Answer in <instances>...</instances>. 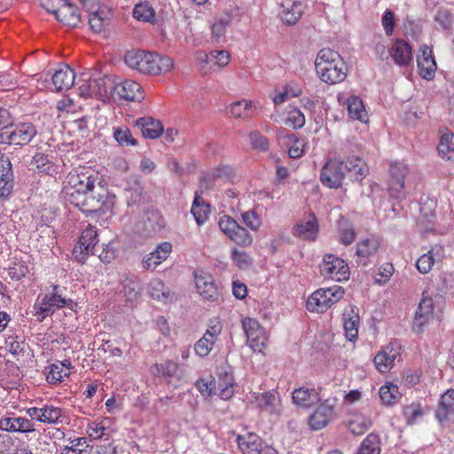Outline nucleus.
I'll list each match as a JSON object with an SVG mask.
<instances>
[{
    "label": "nucleus",
    "instance_id": "1",
    "mask_svg": "<svg viewBox=\"0 0 454 454\" xmlns=\"http://www.w3.org/2000/svg\"><path fill=\"white\" fill-rule=\"evenodd\" d=\"M101 182L99 174L90 168H82L71 171L63 182L62 192L66 202L78 204L79 199L87 193H94Z\"/></svg>",
    "mask_w": 454,
    "mask_h": 454
},
{
    "label": "nucleus",
    "instance_id": "2",
    "mask_svg": "<svg viewBox=\"0 0 454 454\" xmlns=\"http://www.w3.org/2000/svg\"><path fill=\"white\" fill-rule=\"evenodd\" d=\"M315 67L321 81L329 84L340 82L347 76V67L340 54L329 48L319 51Z\"/></svg>",
    "mask_w": 454,
    "mask_h": 454
},
{
    "label": "nucleus",
    "instance_id": "3",
    "mask_svg": "<svg viewBox=\"0 0 454 454\" xmlns=\"http://www.w3.org/2000/svg\"><path fill=\"white\" fill-rule=\"evenodd\" d=\"M115 204V195L111 194L101 185H97L94 193L90 192L79 199L78 204H73L86 215L96 214L98 215L112 213Z\"/></svg>",
    "mask_w": 454,
    "mask_h": 454
},
{
    "label": "nucleus",
    "instance_id": "4",
    "mask_svg": "<svg viewBox=\"0 0 454 454\" xmlns=\"http://www.w3.org/2000/svg\"><path fill=\"white\" fill-rule=\"evenodd\" d=\"M75 305L71 299H67L59 293V286H52L50 294H39L33 306V314L38 322H43L56 310L67 307L73 309Z\"/></svg>",
    "mask_w": 454,
    "mask_h": 454
},
{
    "label": "nucleus",
    "instance_id": "5",
    "mask_svg": "<svg viewBox=\"0 0 454 454\" xmlns=\"http://www.w3.org/2000/svg\"><path fill=\"white\" fill-rule=\"evenodd\" d=\"M35 126L30 121L13 123L0 133V144L8 145H27L36 136Z\"/></svg>",
    "mask_w": 454,
    "mask_h": 454
},
{
    "label": "nucleus",
    "instance_id": "6",
    "mask_svg": "<svg viewBox=\"0 0 454 454\" xmlns=\"http://www.w3.org/2000/svg\"><path fill=\"white\" fill-rule=\"evenodd\" d=\"M344 294V290L340 286L328 288H320L315 291L307 301V309L312 312L323 313L333 304L339 301Z\"/></svg>",
    "mask_w": 454,
    "mask_h": 454
},
{
    "label": "nucleus",
    "instance_id": "7",
    "mask_svg": "<svg viewBox=\"0 0 454 454\" xmlns=\"http://www.w3.org/2000/svg\"><path fill=\"white\" fill-rule=\"evenodd\" d=\"M98 243L97 229L89 224L81 234L79 241L74 247L73 256L81 263H84L90 254H94L95 246Z\"/></svg>",
    "mask_w": 454,
    "mask_h": 454
},
{
    "label": "nucleus",
    "instance_id": "8",
    "mask_svg": "<svg viewBox=\"0 0 454 454\" xmlns=\"http://www.w3.org/2000/svg\"><path fill=\"white\" fill-rule=\"evenodd\" d=\"M320 272L325 278L338 282L347 280L349 278L348 263L343 259L332 254L324 256L323 263L320 265Z\"/></svg>",
    "mask_w": 454,
    "mask_h": 454
},
{
    "label": "nucleus",
    "instance_id": "9",
    "mask_svg": "<svg viewBox=\"0 0 454 454\" xmlns=\"http://www.w3.org/2000/svg\"><path fill=\"white\" fill-rule=\"evenodd\" d=\"M343 164L344 161L338 159L328 160L320 172L321 183L331 189L340 188L346 176Z\"/></svg>",
    "mask_w": 454,
    "mask_h": 454
},
{
    "label": "nucleus",
    "instance_id": "10",
    "mask_svg": "<svg viewBox=\"0 0 454 454\" xmlns=\"http://www.w3.org/2000/svg\"><path fill=\"white\" fill-rule=\"evenodd\" d=\"M408 174V167L401 162L391 164L389 168L388 193L396 200L406 197L404 179Z\"/></svg>",
    "mask_w": 454,
    "mask_h": 454
},
{
    "label": "nucleus",
    "instance_id": "11",
    "mask_svg": "<svg viewBox=\"0 0 454 454\" xmlns=\"http://www.w3.org/2000/svg\"><path fill=\"white\" fill-rule=\"evenodd\" d=\"M27 414L32 419L48 425L60 424L65 418L63 409L51 403H45L42 407H30L27 410Z\"/></svg>",
    "mask_w": 454,
    "mask_h": 454
},
{
    "label": "nucleus",
    "instance_id": "12",
    "mask_svg": "<svg viewBox=\"0 0 454 454\" xmlns=\"http://www.w3.org/2000/svg\"><path fill=\"white\" fill-rule=\"evenodd\" d=\"M242 326L250 347L254 350L262 351L266 347L267 336L258 321L247 317L242 320Z\"/></svg>",
    "mask_w": 454,
    "mask_h": 454
},
{
    "label": "nucleus",
    "instance_id": "13",
    "mask_svg": "<svg viewBox=\"0 0 454 454\" xmlns=\"http://www.w3.org/2000/svg\"><path fill=\"white\" fill-rule=\"evenodd\" d=\"M255 406L270 414L279 415L282 411L281 398L277 391L253 394Z\"/></svg>",
    "mask_w": 454,
    "mask_h": 454
},
{
    "label": "nucleus",
    "instance_id": "14",
    "mask_svg": "<svg viewBox=\"0 0 454 454\" xmlns=\"http://www.w3.org/2000/svg\"><path fill=\"white\" fill-rule=\"evenodd\" d=\"M434 308V305L432 297L423 293L413 320L412 329L415 333H420L424 331V326L428 324L433 317Z\"/></svg>",
    "mask_w": 454,
    "mask_h": 454
},
{
    "label": "nucleus",
    "instance_id": "15",
    "mask_svg": "<svg viewBox=\"0 0 454 454\" xmlns=\"http://www.w3.org/2000/svg\"><path fill=\"white\" fill-rule=\"evenodd\" d=\"M417 65L419 74L423 79L430 81L434 77L436 62L433 55V50L427 45L420 46L417 57Z\"/></svg>",
    "mask_w": 454,
    "mask_h": 454
},
{
    "label": "nucleus",
    "instance_id": "16",
    "mask_svg": "<svg viewBox=\"0 0 454 454\" xmlns=\"http://www.w3.org/2000/svg\"><path fill=\"white\" fill-rule=\"evenodd\" d=\"M221 332L222 326L218 322L213 324V321L211 320V324L204 335L194 345V351L196 355L201 357L207 356L213 349Z\"/></svg>",
    "mask_w": 454,
    "mask_h": 454
},
{
    "label": "nucleus",
    "instance_id": "17",
    "mask_svg": "<svg viewBox=\"0 0 454 454\" xmlns=\"http://www.w3.org/2000/svg\"><path fill=\"white\" fill-rule=\"evenodd\" d=\"M233 169L228 165H220L200 177V186L212 189L221 182H227L233 176Z\"/></svg>",
    "mask_w": 454,
    "mask_h": 454
},
{
    "label": "nucleus",
    "instance_id": "18",
    "mask_svg": "<svg viewBox=\"0 0 454 454\" xmlns=\"http://www.w3.org/2000/svg\"><path fill=\"white\" fill-rule=\"evenodd\" d=\"M304 12V4L299 0H281L279 16L281 20L290 26L294 25Z\"/></svg>",
    "mask_w": 454,
    "mask_h": 454
},
{
    "label": "nucleus",
    "instance_id": "19",
    "mask_svg": "<svg viewBox=\"0 0 454 454\" xmlns=\"http://www.w3.org/2000/svg\"><path fill=\"white\" fill-rule=\"evenodd\" d=\"M122 289L121 293L124 298V301L127 306L134 307L141 294V282L138 277L135 275L125 276L121 280Z\"/></svg>",
    "mask_w": 454,
    "mask_h": 454
},
{
    "label": "nucleus",
    "instance_id": "20",
    "mask_svg": "<svg viewBox=\"0 0 454 454\" xmlns=\"http://www.w3.org/2000/svg\"><path fill=\"white\" fill-rule=\"evenodd\" d=\"M399 346L390 343L384 347L374 357L376 368L380 372H388L394 365L395 360L399 356Z\"/></svg>",
    "mask_w": 454,
    "mask_h": 454
},
{
    "label": "nucleus",
    "instance_id": "21",
    "mask_svg": "<svg viewBox=\"0 0 454 454\" xmlns=\"http://www.w3.org/2000/svg\"><path fill=\"white\" fill-rule=\"evenodd\" d=\"M114 93L127 101L139 102L145 98L141 85L132 80H125L120 83L115 82Z\"/></svg>",
    "mask_w": 454,
    "mask_h": 454
},
{
    "label": "nucleus",
    "instance_id": "22",
    "mask_svg": "<svg viewBox=\"0 0 454 454\" xmlns=\"http://www.w3.org/2000/svg\"><path fill=\"white\" fill-rule=\"evenodd\" d=\"M343 161L346 176H348L351 181H362L368 176L369 168L365 161L360 157L350 156Z\"/></svg>",
    "mask_w": 454,
    "mask_h": 454
},
{
    "label": "nucleus",
    "instance_id": "23",
    "mask_svg": "<svg viewBox=\"0 0 454 454\" xmlns=\"http://www.w3.org/2000/svg\"><path fill=\"white\" fill-rule=\"evenodd\" d=\"M292 398L294 403L301 409L312 408L320 401L319 393L316 388H308L305 387L294 389Z\"/></svg>",
    "mask_w": 454,
    "mask_h": 454
},
{
    "label": "nucleus",
    "instance_id": "24",
    "mask_svg": "<svg viewBox=\"0 0 454 454\" xmlns=\"http://www.w3.org/2000/svg\"><path fill=\"white\" fill-rule=\"evenodd\" d=\"M13 187V174L9 157L0 153V197H7Z\"/></svg>",
    "mask_w": 454,
    "mask_h": 454
},
{
    "label": "nucleus",
    "instance_id": "25",
    "mask_svg": "<svg viewBox=\"0 0 454 454\" xmlns=\"http://www.w3.org/2000/svg\"><path fill=\"white\" fill-rule=\"evenodd\" d=\"M454 416V389L450 388L441 395L438 401L435 417L441 424H443Z\"/></svg>",
    "mask_w": 454,
    "mask_h": 454
},
{
    "label": "nucleus",
    "instance_id": "26",
    "mask_svg": "<svg viewBox=\"0 0 454 454\" xmlns=\"http://www.w3.org/2000/svg\"><path fill=\"white\" fill-rule=\"evenodd\" d=\"M74 70L67 65L60 66L51 76L53 90L56 91L67 90L74 84Z\"/></svg>",
    "mask_w": 454,
    "mask_h": 454
},
{
    "label": "nucleus",
    "instance_id": "27",
    "mask_svg": "<svg viewBox=\"0 0 454 454\" xmlns=\"http://www.w3.org/2000/svg\"><path fill=\"white\" fill-rule=\"evenodd\" d=\"M236 441L243 454H262L266 446L262 439L254 433L238 435Z\"/></svg>",
    "mask_w": 454,
    "mask_h": 454
},
{
    "label": "nucleus",
    "instance_id": "28",
    "mask_svg": "<svg viewBox=\"0 0 454 454\" xmlns=\"http://www.w3.org/2000/svg\"><path fill=\"white\" fill-rule=\"evenodd\" d=\"M195 285L200 295L207 301H214L218 297V292L210 274L203 273L195 276Z\"/></svg>",
    "mask_w": 454,
    "mask_h": 454
},
{
    "label": "nucleus",
    "instance_id": "29",
    "mask_svg": "<svg viewBox=\"0 0 454 454\" xmlns=\"http://www.w3.org/2000/svg\"><path fill=\"white\" fill-rule=\"evenodd\" d=\"M389 53L398 66H409L413 59L411 46L403 39L395 42Z\"/></svg>",
    "mask_w": 454,
    "mask_h": 454
},
{
    "label": "nucleus",
    "instance_id": "30",
    "mask_svg": "<svg viewBox=\"0 0 454 454\" xmlns=\"http://www.w3.org/2000/svg\"><path fill=\"white\" fill-rule=\"evenodd\" d=\"M151 372L153 376L163 378L168 382L172 379L182 378V372L179 364L172 360H167L161 364H155L151 367Z\"/></svg>",
    "mask_w": 454,
    "mask_h": 454
},
{
    "label": "nucleus",
    "instance_id": "31",
    "mask_svg": "<svg viewBox=\"0 0 454 454\" xmlns=\"http://www.w3.org/2000/svg\"><path fill=\"white\" fill-rule=\"evenodd\" d=\"M148 71L146 74H160L169 72L173 68V61L168 56H160L153 52L148 56Z\"/></svg>",
    "mask_w": 454,
    "mask_h": 454
},
{
    "label": "nucleus",
    "instance_id": "32",
    "mask_svg": "<svg viewBox=\"0 0 454 454\" xmlns=\"http://www.w3.org/2000/svg\"><path fill=\"white\" fill-rule=\"evenodd\" d=\"M334 414L333 407L329 404L323 403L319 405L313 414L310 415L309 423L315 430L325 427L333 419Z\"/></svg>",
    "mask_w": 454,
    "mask_h": 454
},
{
    "label": "nucleus",
    "instance_id": "33",
    "mask_svg": "<svg viewBox=\"0 0 454 454\" xmlns=\"http://www.w3.org/2000/svg\"><path fill=\"white\" fill-rule=\"evenodd\" d=\"M56 19L65 26L77 27L81 21V15L74 4L65 1L58 9Z\"/></svg>",
    "mask_w": 454,
    "mask_h": 454
},
{
    "label": "nucleus",
    "instance_id": "34",
    "mask_svg": "<svg viewBox=\"0 0 454 454\" xmlns=\"http://www.w3.org/2000/svg\"><path fill=\"white\" fill-rule=\"evenodd\" d=\"M44 374L46 376L47 382L50 384L61 382L70 374V363L66 361L65 363L58 362L51 364L45 367Z\"/></svg>",
    "mask_w": 454,
    "mask_h": 454
},
{
    "label": "nucleus",
    "instance_id": "35",
    "mask_svg": "<svg viewBox=\"0 0 454 454\" xmlns=\"http://www.w3.org/2000/svg\"><path fill=\"white\" fill-rule=\"evenodd\" d=\"M137 126L141 129L143 136L146 138H157L163 132V126L160 121L152 117L138 118L137 120Z\"/></svg>",
    "mask_w": 454,
    "mask_h": 454
},
{
    "label": "nucleus",
    "instance_id": "36",
    "mask_svg": "<svg viewBox=\"0 0 454 454\" xmlns=\"http://www.w3.org/2000/svg\"><path fill=\"white\" fill-rule=\"evenodd\" d=\"M150 52L145 51L132 50L125 54V63L131 68L145 74L148 69V56Z\"/></svg>",
    "mask_w": 454,
    "mask_h": 454
},
{
    "label": "nucleus",
    "instance_id": "37",
    "mask_svg": "<svg viewBox=\"0 0 454 454\" xmlns=\"http://www.w3.org/2000/svg\"><path fill=\"white\" fill-rule=\"evenodd\" d=\"M443 249L441 247H434L427 253L422 254L416 262V268L421 274L428 273L434 262L435 256L440 258L442 255Z\"/></svg>",
    "mask_w": 454,
    "mask_h": 454
},
{
    "label": "nucleus",
    "instance_id": "38",
    "mask_svg": "<svg viewBox=\"0 0 454 454\" xmlns=\"http://www.w3.org/2000/svg\"><path fill=\"white\" fill-rule=\"evenodd\" d=\"M217 385L219 389L218 395L223 400H229L233 395L234 378L232 373L223 369L220 370Z\"/></svg>",
    "mask_w": 454,
    "mask_h": 454
},
{
    "label": "nucleus",
    "instance_id": "39",
    "mask_svg": "<svg viewBox=\"0 0 454 454\" xmlns=\"http://www.w3.org/2000/svg\"><path fill=\"white\" fill-rule=\"evenodd\" d=\"M379 247L380 240L377 238L370 237L357 243L356 254L360 260H366L374 255L379 250ZM360 262L364 265L366 264L365 262L360 261Z\"/></svg>",
    "mask_w": 454,
    "mask_h": 454
},
{
    "label": "nucleus",
    "instance_id": "40",
    "mask_svg": "<svg viewBox=\"0 0 454 454\" xmlns=\"http://www.w3.org/2000/svg\"><path fill=\"white\" fill-rule=\"evenodd\" d=\"M76 84L81 97L92 98L96 97V82L94 73H82L78 79Z\"/></svg>",
    "mask_w": 454,
    "mask_h": 454
},
{
    "label": "nucleus",
    "instance_id": "41",
    "mask_svg": "<svg viewBox=\"0 0 454 454\" xmlns=\"http://www.w3.org/2000/svg\"><path fill=\"white\" fill-rule=\"evenodd\" d=\"M96 82V97H107L114 92L115 81L112 76L94 72Z\"/></svg>",
    "mask_w": 454,
    "mask_h": 454
},
{
    "label": "nucleus",
    "instance_id": "42",
    "mask_svg": "<svg viewBox=\"0 0 454 454\" xmlns=\"http://www.w3.org/2000/svg\"><path fill=\"white\" fill-rule=\"evenodd\" d=\"M317 223L314 215L308 220L301 222L295 229V234L303 239L314 240L317 234Z\"/></svg>",
    "mask_w": 454,
    "mask_h": 454
},
{
    "label": "nucleus",
    "instance_id": "43",
    "mask_svg": "<svg viewBox=\"0 0 454 454\" xmlns=\"http://www.w3.org/2000/svg\"><path fill=\"white\" fill-rule=\"evenodd\" d=\"M133 17L143 22L155 23L156 12L149 2L137 4L133 9Z\"/></svg>",
    "mask_w": 454,
    "mask_h": 454
},
{
    "label": "nucleus",
    "instance_id": "44",
    "mask_svg": "<svg viewBox=\"0 0 454 454\" xmlns=\"http://www.w3.org/2000/svg\"><path fill=\"white\" fill-rule=\"evenodd\" d=\"M348 114L351 118L362 122L367 121V113L365 111L362 99L357 96H351L347 100Z\"/></svg>",
    "mask_w": 454,
    "mask_h": 454
},
{
    "label": "nucleus",
    "instance_id": "45",
    "mask_svg": "<svg viewBox=\"0 0 454 454\" xmlns=\"http://www.w3.org/2000/svg\"><path fill=\"white\" fill-rule=\"evenodd\" d=\"M358 325H359V317L358 314L351 309L350 313L345 312L343 314V327L346 333L347 338L353 341L357 338L358 334Z\"/></svg>",
    "mask_w": 454,
    "mask_h": 454
},
{
    "label": "nucleus",
    "instance_id": "46",
    "mask_svg": "<svg viewBox=\"0 0 454 454\" xmlns=\"http://www.w3.org/2000/svg\"><path fill=\"white\" fill-rule=\"evenodd\" d=\"M437 150L442 159L454 160V134L451 132L442 134Z\"/></svg>",
    "mask_w": 454,
    "mask_h": 454
},
{
    "label": "nucleus",
    "instance_id": "47",
    "mask_svg": "<svg viewBox=\"0 0 454 454\" xmlns=\"http://www.w3.org/2000/svg\"><path fill=\"white\" fill-rule=\"evenodd\" d=\"M379 395L382 403L386 405H393L397 403L401 397L399 387L393 384L388 383L380 387Z\"/></svg>",
    "mask_w": 454,
    "mask_h": 454
},
{
    "label": "nucleus",
    "instance_id": "48",
    "mask_svg": "<svg viewBox=\"0 0 454 454\" xmlns=\"http://www.w3.org/2000/svg\"><path fill=\"white\" fill-rule=\"evenodd\" d=\"M209 211V205L205 203L204 200L196 193L191 212L199 225L203 224L207 221Z\"/></svg>",
    "mask_w": 454,
    "mask_h": 454
},
{
    "label": "nucleus",
    "instance_id": "49",
    "mask_svg": "<svg viewBox=\"0 0 454 454\" xmlns=\"http://www.w3.org/2000/svg\"><path fill=\"white\" fill-rule=\"evenodd\" d=\"M110 422V418H103L89 423L87 427V433L89 436L94 440L101 439L106 434V430Z\"/></svg>",
    "mask_w": 454,
    "mask_h": 454
},
{
    "label": "nucleus",
    "instance_id": "50",
    "mask_svg": "<svg viewBox=\"0 0 454 454\" xmlns=\"http://www.w3.org/2000/svg\"><path fill=\"white\" fill-rule=\"evenodd\" d=\"M198 59L207 63H213L220 67H225L230 62V54L226 51H215L209 54L200 53Z\"/></svg>",
    "mask_w": 454,
    "mask_h": 454
},
{
    "label": "nucleus",
    "instance_id": "51",
    "mask_svg": "<svg viewBox=\"0 0 454 454\" xmlns=\"http://www.w3.org/2000/svg\"><path fill=\"white\" fill-rule=\"evenodd\" d=\"M359 454H380V440L379 435L369 434L360 444Z\"/></svg>",
    "mask_w": 454,
    "mask_h": 454
},
{
    "label": "nucleus",
    "instance_id": "52",
    "mask_svg": "<svg viewBox=\"0 0 454 454\" xmlns=\"http://www.w3.org/2000/svg\"><path fill=\"white\" fill-rule=\"evenodd\" d=\"M113 137L121 146H134L137 144V139L126 126L114 128Z\"/></svg>",
    "mask_w": 454,
    "mask_h": 454
},
{
    "label": "nucleus",
    "instance_id": "53",
    "mask_svg": "<svg viewBox=\"0 0 454 454\" xmlns=\"http://www.w3.org/2000/svg\"><path fill=\"white\" fill-rule=\"evenodd\" d=\"M148 293L154 300H167L169 295L168 287L159 278H153L149 282Z\"/></svg>",
    "mask_w": 454,
    "mask_h": 454
},
{
    "label": "nucleus",
    "instance_id": "54",
    "mask_svg": "<svg viewBox=\"0 0 454 454\" xmlns=\"http://www.w3.org/2000/svg\"><path fill=\"white\" fill-rule=\"evenodd\" d=\"M230 114L235 118H247L251 115L252 102L240 100L230 105Z\"/></svg>",
    "mask_w": 454,
    "mask_h": 454
},
{
    "label": "nucleus",
    "instance_id": "55",
    "mask_svg": "<svg viewBox=\"0 0 454 454\" xmlns=\"http://www.w3.org/2000/svg\"><path fill=\"white\" fill-rule=\"evenodd\" d=\"M371 426V422L361 415H354L348 421V427L353 434H363Z\"/></svg>",
    "mask_w": 454,
    "mask_h": 454
},
{
    "label": "nucleus",
    "instance_id": "56",
    "mask_svg": "<svg viewBox=\"0 0 454 454\" xmlns=\"http://www.w3.org/2000/svg\"><path fill=\"white\" fill-rule=\"evenodd\" d=\"M229 239L240 247H248L253 242L252 235L239 224L229 236Z\"/></svg>",
    "mask_w": 454,
    "mask_h": 454
},
{
    "label": "nucleus",
    "instance_id": "57",
    "mask_svg": "<svg viewBox=\"0 0 454 454\" xmlns=\"http://www.w3.org/2000/svg\"><path fill=\"white\" fill-rule=\"evenodd\" d=\"M108 22L109 18L104 14L103 11H95L89 15L90 27L96 33L101 32Z\"/></svg>",
    "mask_w": 454,
    "mask_h": 454
},
{
    "label": "nucleus",
    "instance_id": "58",
    "mask_svg": "<svg viewBox=\"0 0 454 454\" xmlns=\"http://www.w3.org/2000/svg\"><path fill=\"white\" fill-rule=\"evenodd\" d=\"M145 221L147 222L148 228L153 231L161 230L165 225L162 215H160V211L156 209L146 211Z\"/></svg>",
    "mask_w": 454,
    "mask_h": 454
},
{
    "label": "nucleus",
    "instance_id": "59",
    "mask_svg": "<svg viewBox=\"0 0 454 454\" xmlns=\"http://www.w3.org/2000/svg\"><path fill=\"white\" fill-rule=\"evenodd\" d=\"M403 413L408 425L415 424L424 414L421 406L418 403H411L405 406Z\"/></svg>",
    "mask_w": 454,
    "mask_h": 454
},
{
    "label": "nucleus",
    "instance_id": "60",
    "mask_svg": "<svg viewBox=\"0 0 454 454\" xmlns=\"http://www.w3.org/2000/svg\"><path fill=\"white\" fill-rule=\"evenodd\" d=\"M8 275L12 280L19 281L24 278L29 271L25 262L18 261L12 262L7 269Z\"/></svg>",
    "mask_w": 454,
    "mask_h": 454
},
{
    "label": "nucleus",
    "instance_id": "61",
    "mask_svg": "<svg viewBox=\"0 0 454 454\" xmlns=\"http://www.w3.org/2000/svg\"><path fill=\"white\" fill-rule=\"evenodd\" d=\"M287 145H290L288 150V155L290 158L298 159L303 155L305 152L304 147L306 145L304 139L298 138L296 136L290 137V141Z\"/></svg>",
    "mask_w": 454,
    "mask_h": 454
},
{
    "label": "nucleus",
    "instance_id": "62",
    "mask_svg": "<svg viewBox=\"0 0 454 454\" xmlns=\"http://www.w3.org/2000/svg\"><path fill=\"white\" fill-rule=\"evenodd\" d=\"M32 165H34L39 172L46 174L50 173L53 168V164L48 159V156L41 153H37L34 155Z\"/></svg>",
    "mask_w": 454,
    "mask_h": 454
},
{
    "label": "nucleus",
    "instance_id": "63",
    "mask_svg": "<svg viewBox=\"0 0 454 454\" xmlns=\"http://www.w3.org/2000/svg\"><path fill=\"white\" fill-rule=\"evenodd\" d=\"M249 140L254 149L261 152H266L269 150L268 138L262 136L259 131H252L249 134Z\"/></svg>",
    "mask_w": 454,
    "mask_h": 454
},
{
    "label": "nucleus",
    "instance_id": "64",
    "mask_svg": "<svg viewBox=\"0 0 454 454\" xmlns=\"http://www.w3.org/2000/svg\"><path fill=\"white\" fill-rule=\"evenodd\" d=\"M286 124L292 126L294 129H301L305 124V116L299 109L294 108L288 112Z\"/></svg>",
    "mask_w": 454,
    "mask_h": 454
}]
</instances>
